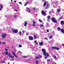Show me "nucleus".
<instances>
[{
    "instance_id": "obj_7",
    "label": "nucleus",
    "mask_w": 64,
    "mask_h": 64,
    "mask_svg": "<svg viewBox=\"0 0 64 64\" xmlns=\"http://www.w3.org/2000/svg\"><path fill=\"white\" fill-rule=\"evenodd\" d=\"M49 4H48L46 5V7L45 9H48L49 8Z\"/></svg>"
},
{
    "instance_id": "obj_37",
    "label": "nucleus",
    "mask_w": 64,
    "mask_h": 64,
    "mask_svg": "<svg viewBox=\"0 0 64 64\" xmlns=\"http://www.w3.org/2000/svg\"><path fill=\"white\" fill-rule=\"evenodd\" d=\"M19 4H21V5H22V3L21 2H19Z\"/></svg>"
},
{
    "instance_id": "obj_50",
    "label": "nucleus",
    "mask_w": 64,
    "mask_h": 64,
    "mask_svg": "<svg viewBox=\"0 0 64 64\" xmlns=\"http://www.w3.org/2000/svg\"><path fill=\"white\" fill-rule=\"evenodd\" d=\"M47 32H49V30H47Z\"/></svg>"
},
{
    "instance_id": "obj_28",
    "label": "nucleus",
    "mask_w": 64,
    "mask_h": 64,
    "mask_svg": "<svg viewBox=\"0 0 64 64\" xmlns=\"http://www.w3.org/2000/svg\"><path fill=\"white\" fill-rule=\"evenodd\" d=\"M52 37L53 36H50L49 37V38L51 39V38H52Z\"/></svg>"
},
{
    "instance_id": "obj_26",
    "label": "nucleus",
    "mask_w": 64,
    "mask_h": 64,
    "mask_svg": "<svg viewBox=\"0 0 64 64\" xmlns=\"http://www.w3.org/2000/svg\"><path fill=\"white\" fill-rule=\"evenodd\" d=\"M12 54L14 55H14H15V52H12Z\"/></svg>"
},
{
    "instance_id": "obj_56",
    "label": "nucleus",
    "mask_w": 64,
    "mask_h": 64,
    "mask_svg": "<svg viewBox=\"0 0 64 64\" xmlns=\"http://www.w3.org/2000/svg\"><path fill=\"white\" fill-rule=\"evenodd\" d=\"M18 52L19 53V52H20V54H21V52Z\"/></svg>"
},
{
    "instance_id": "obj_45",
    "label": "nucleus",
    "mask_w": 64,
    "mask_h": 64,
    "mask_svg": "<svg viewBox=\"0 0 64 64\" xmlns=\"http://www.w3.org/2000/svg\"><path fill=\"white\" fill-rule=\"evenodd\" d=\"M36 9V8H34V10H35Z\"/></svg>"
},
{
    "instance_id": "obj_10",
    "label": "nucleus",
    "mask_w": 64,
    "mask_h": 64,
    "mask_svg": "<svg viewBox=\"0 0 64 64\" xmlns=\"http://www.w3.org/2000/svg\"><path fill=\"white\" fill-rule=\"evenodd\" d=\"M41 13L43 15H46V13L44 12V11H42Z\"/></svg>"
},
{
    "instance_id": "obj_15",
    "label": "nucleus",
    "mask_w": 64,
    "mask_h": 64,
    "mask_svg": "<svg viewBox=\"0 0 64 64\" xmlns=\"http://www.w3.org/2000/svg\"><path fill=\"white\" fill-rule=\"evenodd\" d=\"M39 44L40 46H42L43 45V42H39Z\"/></svg>"
},
{
    "instance_id": "obj_32",
    "label": "nucleus",
    "mask_w": 64,
    "mask_h": 64,
    "mask_svg": "<svg viewBox=\"0 0 64 64\" xmlns=\"http://www.w3.org/2000/svg\"><path fill=\"white\" fill-rule=\"evenodd\" d=\"M21 32H19V34H20V35H21Z\"/></svg>"
},
{
    "instance_id": "obj_58",
    "label": "nucleus",
    "mask_w": 64,
    "mask_h": 64,
    "mask_svg": "<svg viewBox=\"0 0 64 64\" xmlns=\"http://www.w3.org/2000/svg\"><path fill=\"white\" fill-rule=\"evenodd\" d=\"M16 11L17 12V10H16Z\"/></svg>"
},
{
    "instance_id": "obj_29",
    "label": "nucleus",
    "mask_w": 64,
    "mask_h": 64,
    "mask_svg": "<svg viewBox=\"0 0 64 64\" xmlns=\"http://www.w3.org/2000/svg\"><path fill=\"white\" fill-rule=\"evenodd\" d=\"M60 9H58V12H60Z\"/></svg>"
},
{
    "instance_id": "obj_54",
    "label": "nucleus",
    "mask_w": 64,
    "mask_h": 64,
    "mask_svg": "<svg viewBox=\"0 0 64 64\" xmlns=\"http://www.w3.org/2000/svg\"><path fill=\"white\" fill-rule=\"evenodd\" d=\"M14 2H15V3H16V1L15 0Z\"/></svg>"
},
{
    "instance_id": "obj_17",
    "label": "nucleus",
    "mask_w": 64,
    "mask_h": 64,
    "mask_svg": "<svg viewBox=\"0 0 64 64\" xmlns=\"http://www.w3.org/2000/svg\"><path fill=\"white\" fill-rule=\"evenodd\" d=\"M28 2H29L28 1H27V2L24 5V6H26V5H27V4H28Z\"/></svg>"
},
{
    "instance_id": "obj_35",
    "label": "nucleus",
    "mask_w": 64,
    "mask_h": 64,
    "mask_svg": "<svg viewBox=\"0 0 64 64\" xmlns=\"http://www.w3.org/2000/svg\"><path fill=\"white\" fill-rule=\"evenodd\" d=\"M50 18H48L47 19V20L48 22L50 21Z\"/></svg>"
},
{
    "instance_id": "obj_49",
    "label": "nucleus",
    "mask_w": 64,
    "mask_h": 64,
    "mask_svg": "<svg viewBox=\"0 0 64 64\" xmlns=\"http://www.w3.org/2000/svg\"><path fill=\"white\" fill-rule=\"evenodd\" d=\"M5 51H7V49L6 48L5 49Z\"/></svg>"
},
{
    "instance_id": "obj_12",
    "label": "nucleus",
    "mask_w": 64,
    "mask_h": 64,
    "mask_svg": "<svg viewBox=\"0 0 64 64\" xmlns=\"http://www.w3.org/2000/svg\"><path fill=\"white\" fill-rule=\"evenodd\" d=\"M15 29H14V28H12V31L13 33H14L15 32Z\"/></svg>"
},
{
    "instance_id": "obj_13",
    "label": "nucleus",
    "mask_w": 64,
    "mask_h": 64,
    "mask_svg": "<svg viewBox=\"0 0 64 64\" xmlns=\"http://www.w3.org/2000/svg\"><path fill=\"white\" fill-rule=\"evenodd\" d=\"M18 30H17V29H16L15 30L14 33H18Z\"/></svg>"
},
{
    "instance_id": "obj_33",
    "label": "nucleus",
    "mask_w": 64,
    "mask_h": 64,
    "mask_svg": "<svg viewBox=\"0 0 64 64\" xmlns=\"http://www.w3.org/2000/svg\"><path fill=\"white\" fill-rule=\"evenodd\" d=\"M48 62H49V61H50V59H48L47 60Z\"/></svg>"
},
{
    "instance_id": "obj_5",
    "label": "nucleus",
    "mask_w": 64,
    "mask_h": 64,
    "mask_svg": "<svg viewBox=\"0 0 64 64\" xmlns=\"http://www.w3.org/2000/svg\"><path fill=\"white\" fill-rule=\"evenodd\" d=\"M8 54V56H10L9 57V58H14V57L13 56L11 55V54H10V53H9Z\"/></svg>"
},
{
    "instance_id": "obj_11",
    "label": "nucleus",
    "mask_w": 64,
    "mask_h": 64,
    "mask_svg": "<svg viewBox=\"0 0 64 64\" xmlns=\"http://www.w3.org/2000/svg\"><path fill=\"white\" fill-rule=\"evenodd\" d=\"M60 23L62 25L64 24V21H61L60 22Z\"/></svg>"
},
{
    "instance_id": "obj_64",
    "label": "nucleus",
    "mask_w": 64,
    "mask_h": 64,
    "mask_svg": "<svg viewBox=\"0 0 64 64\" xmlns=\"http://www.w3.org/2000/svg\"><path fill=\"white\" fill-rule=\"evenodd\" d=\"M8 64H9V63L8 62Z\"/></svg>"
},
{
    "instance_id": "obj_39",
    "label": "nucleus",
    "mask_w": 64,
    "mask_h": 64,
    "mask_svg": "<svg viewBox=\"0 0 64 64\" xmlns=\"http://www.w3.org/2000/svg\"><path fill=\"white\" fill-rule=\"evenodd\" d=\"M23 58H27V56H23Z\"/></svg>"
},
{
    "instance_id": "obj_48",
    "label": "nucleus",
    "mask_w": 64,
    "mask_h": 64,
    "mask_svg": "<svg viewBox=\"0 0 64 64\" xmlns=\"http://www.w3.org/2000/svg\"><path fill=\"white\" fill-rule=\"evenodd\" d=\"M11 60H14V59H11Z\"/></svg>"
},
{
    "instance_id": "obj_25",
    "label": "nucleus",
    "mask_w": 64,
    "mask_h": 64,
    "mask_svg": "<svg viewBox=\"0 0 64 64\" xmlns=\"http://www.w3.org/2000/svg\"><path fill=\"white\" fill-rule=\"evenodd\" d=\"M36 64H38V60H36Z\"/></svg>"
},
{
    "instance_id": "obj_61",
    "label": "nucleus",
    "mask_w": 64,
    "mask_h": 64,
    "mask_svg": "<svg viewBox=\"0 0 64 64\" xmlns=\"http://www.w3.org/2000/svg\"><path fill=\"white\" fill-rule=\"evenodd\" d=\"M51 13V12L50 11L49 12V13Z\"/></svg>"
},
{
    "instance_id": "obj_34",
    "label": "nucleus",
    "mask_w": 64,
    "mask_h": 64,
    "mask_svg": "<svg viewBox=\"0 0 64 64\" xmlns=\"http://www.w3.org/2000/svg\"><path fill=\"white\" fill-rule=\"evenodd\" d=\"M19 47H22V45H20L18 46Z\"/></svg>"
},
{
    "instance_id": "obj_4",
    "label": "nucleus",
    "mask_w": 64,
    "mask_h": 64,
    "mask_svg": "<svg viewBox=\"0 0 64 64\" xmlns=\"http://www.w3.org/2000/svg\"><path fill=\"white\" fill-rule=\"evenodd\" d=\"M6 34H2V38H6Z\"/></svg>"
},
{
    "instance_id": "obj_8",
    "label": "nucleus",
    "mask_w": 64,
    "mask_h": 64,
    "mask_svg": "<svg viewBox=\"0 0 64 64\" xmlns=\"http://www.w3.org/2000/svg\"><path fill=\"white\" fill-rule=\"evenodd\" d=\"M26 9H27V11L28 12H31V10L29 9V8H26Z\"/></svg>"
},
{
    "instance_id": "obj_24",
    "label": "nucleus",
    "mask_w": 64,
    "mask_h": 64,
    "mask_svg": "<svg viewBox=\"0 0 64 64\" xmlns=\"http://www.w3.org/2000/svg\"><path fill=\"white\" fill-rule=\"evenodd\" d=\"M58 31H60V30H61V28L60 27H58Z\"/></svg>"
},
{
    "instance_id": "obj_31",
    "label": "nucleus",
    "mask_w": 64,
    "mask_h": 64,
    "mask_svg": "<svg viewBox=\"0 0 64 64\" xmlns=\"http://www.w3.org/2000/svg\"><path fill=\"white\" fill-rule=\"evenodd\" d=\"M6 55H7L8 54V52H7V51H6Z\"/></svg>"
},
{
    "instance_id": "obj_60",
    "label": "nucleus",
    "mask_w": 64,
    "mask_h": 64,
    "mask_svg": "<svg viewBox=\"0 0 64 64\" xmlns=\"http://www.w3.org/2000/svg\"><path fill=\"white\" fill-rule=\"evenodd\" d=\"M28 60H30V59L29 58Z\"/></svg>"
},
{
    "instance_id": "obj_57",
    "label": "nucleus",
    "mask_w": 64,
    "mask_h": 64,
    "mask_svg": "<svg viewBox=\"0 0 64 64\" xmlns=\"http://www.w3.org/2000/svg\"><path fill=\"white\" fill-rule=\"evenodd\" d=\"M41 25H42V27H43V25L42 24Z\"/></svg>"
},
{
    "instance_id": "obj_42",
    "label": "nucleus",
    "mask_w": 64,
    "mask_h": 64,
    "mask_svg": "<svg viewBox=\"0 0 64 64\" xmlns=\"http://www.w3.org/2000/svg\"><path fill=\"white\" fill-rule=\"evenodd\" d=\"M26 35H28L29 34H28V33H26Z\"/></svg>"
},
{
    "instance_id": "obj_63",
    "label": "nucleus",
    "mask_w": 64,
    "mask_h": 64,
    "mask_svg": "<svg viewBox=\"0 0 64 64\" xmlns=\"http://www.w3.org/2000/svg\"><path fill=\"white\" fill-rule=\"evenodd\" d=\"M11 2H13V1H12V0H11Z\"/></svg>"
},
{
    "instance_id": "obj_3",
    "label": "nucleus",
    "mask_w": 64,
    "mask_h": 64,
    "mask_svg": "<svg viewBox=\"0 0 64 64\" xmlns=\"http://www.w3.org/2000/svg\"><path fill=\"white\" fill-rule=\"evenodd\" d=\"M42 52L43 53L44 55V56H46V50H45V49H42Z\"/></svg>"
},
{
    "instance_id": "obj_52",
    "label": "nucleus",
    "mask_w": 64,
    "mask_h": 64,
    "mask_svg": "<svg viewBox=\"0 0 64 64\" xmlns=\"http://www.w3.org/2000/svg\"><path fill=\"white\" fill-rule=\"evenodd\" d=\"M47 57L46 56V57H45V59H47Z\"/></svg>"
},
{
    "instance_id": "obj_19",
    "label": "nucleus",
    "mask_w": 64,
    "mask_h": 64,
    "mask_svg": "<svg viewBox=\"0 0 64 64\" xmlns=\"http://www.w3.org/2000/svg\"><path fill=\"white\" fill-rule=\"evenodd\" d=\"M27 22H25V23L24 24V26H27Z\"/></svg>"
},
{
    "instance_id": "obj_62",
    "label": "nucleus",
    "mask_w": 64,
    "mask_h": 64,
    "mask_svg": "<svg viewBox=\"0 0 64 64\" xmlns=\"http://www.w3.org/2000/svg\"><path fill=\"white\" fill-rule=\"evenodd\" d=\"M1 44V42H0V44Z\"/></svg>"
},
{
    "instance_id": "obj_55",
    "label": "nucleus",
    "mask_w": 64,
    "mask_h": 64,
    "mask_svg": "<svg viewBox=\"0 0 64 64\" xmlns=\"http://www.w3.org/2000/svg\"><path fill=\"white\" fill-rule=\"evenodd\" d=\"M47 39V38H44V39Z\"/></svg>"
},
{
    "instance_id": "obj_51",
    "label": "nucleus",
    "mask_w": 64,
    "mask_h": 64,
    "mask_svg": "<svg viewBox=\"0 0 64 64\" xmlns=\"http://www.w3.org/2000/svg\"><path fill=\"white\" fill-rule=\"evenodd\" d=\"M62 16H61V17H60V19H61V18H62Z\"/></svg>"
},
{
    "instance_id": "obj_14",
    "label": "nucleus",
    "mask_w": 64,
    "mask_h": 64,
    "mask_svg": "<svg viewBox=\"0 0 64 64\" xmlns=\"http://www.w3.org/2000/svg\"><path fill=\"white\" fill-rule=\"evenodd\" d=\"M33 36L34 39H36V38H37L36 35H35V34H34Z\"/></svg>"
},
{
    "instance_id": "obj_20",
    "label": "nucleus",
    "mask_w": 64,
    "mask_h": 64,
    "mask_svg": "<svg viewBox=\"0 0 64 64\" xmlns=\"http://www.w3.org/2000/svg\"><path fill=\"white\" fill-rule=\"evenodd\" d=\"M39 57L37 56H36V57L35 59H36V60H37V59H39Z\"/></svg>"
},
{
    "instance_id": "obj_43",
    "label": "nucleus",
    "mask_w": 64,
    "mask_h": 64,
    "mask_svg": "<svg viewBox=\"0 0 64 64\" xmlns=\"http://www.w3.org/2000/svg\"><path fill=\"white\" fill-rule=\"evenodd\" d=\"M14 56H15V57H18V56H16V55H14Z\"/></svg>"
},
{
    "instance_id": "obj_16",
    "label": "nucleus",
    "mask_w": 64,
    "mask_h": 64,
    "mask_svg": "<svg viewBox=\"0 0 64 64\" xmlns=\"http://www.w3.org/2000/svg\"><path fill=\"white\" fill-rule=\"evenodd\" d=\"M61 31L62 33H64V30L63 29H61Z\"/></svg>"
},
{
    "instance_id": "obj_1",
    "label": "nucleus",
    "mask_w": 64,
    "mask_h": 64,
    "mask_svg": "<svg viewBox=\"0 0 64 64\" xmlns=\"http://www.w3.org/2000/svg\"><path fill=\"white\" fill-rule=\"evenodd\" d=\"M51 49H52L54 50H60V48L58 47L57 46L54 47V46H52L51 47Z\"/></svg>"
},
{
    "instance_id": "obj_30",
    "label": "nucleus",
    "mask_w": 64,
    "mask_h": 64,
    "mask_svg": "<svg viewBox=\"0 0 64 64\" xmlns=\"http://www.w3.org/2000/svg\"><path fill=\"white\" fill-rule=\"evenodd\" d=\"M38 21L40 22H42V20H41L40 19H39Z\"/></svg>"
},
{
    "instance_id": "obj_23",
    "label": "nucleus",
    "mask_w": 64,
    "mask_h": 64,
    "mask_svg": "<svg viewBox=\"0 0 64 64\" xmlns=\"http://www.w3.org/2000/svg\"><path fill=\"white\" fill-rule=\"evenodd\" d=\"M34 42L36 44V45H38V43L37 42H36V40H35Z\"/></svg>"
},
{
    "instance_id": "obj_41",
    "label": "nucleus",
    "mask_w": 64,
    "mask_h": 64,
    "mask_svg": "<svg viewBox=\"0 0 64 64\" xmlns=\"http://www.w3.org/2000/svg\"><path fill=\"white\" fill-rule=\"evenodd\" d=\"M24 32H25V31L24 30H23L22 31V32L23 33H24Z\"/></svg>"
},
{
    "instance_id": "obj_36",
    "label": "nucleus",
    "mask_w": 64,
    "mask_h": 64,
    "mask_svg": "<svg viewBox=\"0 0 64 64\" xmlns=\"http://www.w3.org/2000/svg\"><path fill=\"white\" fill-rule=\"evenodd\" d=\"M38 58H42V56L40 55V57H38Z\"/></svg>"
},
{
    "instance_id": "obj_27",
    "label": "nucleus",
    "mask_w": 64,
    "mask_h": 64,
    "mask_svg": "<svg viewBox=\"0 0 64 64\" xmlns=\"http://www.w3.org/2000/svg\"><path fill=\"white\" fill-rule=\"evenodd\" d=\"M47 18L48 19H50V18H51V16H48Z\"/></svg>"
},
{
    "instance_id": "obj_9",
    "label": "nucleus",
    "mask_w": 64,
    "mask_h": 64,
    "mask_svg": "<svg viewBox=\"0 0 64 64\" xmlns=\"http://www.w3.org/2000/svg\"><path fill=\"white\" fill-rule=\"evenodd\" d=\"M35 23H36V22L34 21L33 22L32 26L33 27H34L35 26Z\"/></svg>"
},
{
    "instance_id": "obj_38",
    "label": "nucleus",
    "mask_w": 64,
    "mask_h": 64,
    "mask_svg": "<svg viewBox=\"0 0 64 64\" xmlns=\"http://www.w3.org/2000/svg\"><path fill=\"white\" fill-rule=\"evenodd\" d=\"M54 58H55V59L56 58V56L54 55Z\"/></svg>"
},
{
    "instance_id": "obj_46",
    "label": "nucleus",
    "mask_w": 64,
    "mask_h": 64,
    "mask_svg": "<svg viewBox=\"0 0 64 64\" xmlns=\"http://www.w3.org/2000/svg\"><path fill=\"white\" fill-rule=\"evenodd\" d=\"M46 24L48 25H49V24L48 23H46Z\"/></svg>"
},
{
    "instance_id": "obj_2",
    "label": "nucleus",
    "mask_w": 64,
    "mask_h": 64,
    "mask_svg": "<svg viewBox=\"0 0 64 64\" xmlns=\"http://www.w3.org/2000/svg\"><path fill=\"white\" fill-rule=\"evenodd\" d=\"M52 21L54 23H57V21L56 20V18H52Z\"/></svg>"
},
{
    "instance_id": "obj_53",
    "label": "nucleus",
    "mask_w": 64,
    "mask_h": 64,
    "mask_svg": "<svg viewBox=\"0 0 64 64\" xmlns=\"http://www.w3.org/2000/svg\"><path fill=\"white\" fill-rule=\"evenodd\" d=\"M40 27H41L42 25H40Z\"/></svg>"
},
{
    "instance_id": "obj_6",
    "label": "nucleus",
    "mask_w": 64,
    "mask_h": 64,
    "mask_svg": "<svg viewBox=\"0 0 64 64\" xmlns=\"http://www.w3.org/2000/svg\"><path fill=\"white\" fill-rule=\"evenodd\" d=\"M29 38L30 40H33V37L32 36H29Z\"/></svg>"
},
{
    "instance_id": "obj_40",
    "label": "nucleus",
    "mask_w": 64,
    "mask_h": 64,
    "mask_svg": "<svg viewBox=\"0 0 64 64\" xmlns=\"http://www.w3.org/2000/svg\"><path fill=\"white\" fill-rule=\"evenodd\" d=\"M0 7L2 8H3V6H2V5H0Z\"/></svg>"
},
{
    "instance_id": "obj_47",
    "label": "nucleus",
    "mask_w": 64,
    "mask_h": 64,
    "mask_svg": "<svg viewBox=\"0 0 64 64\" xmlns=\"http://www.w3.org/2000/svg\"><path fill=\"white\" fill-rule=\"evenodd\" d=\"M16 17H17V16H16V15L15 16H14V17L15 18H16Z\"/></svg>"
},
{
    "instance_id": "obj_59",
    "label": "nucleus",
    "mask_w": 64,
    "mask_h": 64,
    "mask_svg": "<svg viewBox=\"0 0 64 64\" xmlns=\"http://www.w3.org/2000/svg\"><path fill=\"white\" fill-rule=\"evenodd\" d=\"M1 10V8L0 7V10Z\"/></svg>"
},
{
    "instance_id": "obj_21",
    "label": "nucleus",
    "mask_w": 64,
    "mask_h": 64,
    "mask_svg": "<svg viewBox=\"0 0 64 64\" xmlns=\"http://www.w3.org/2000/svg\"><path fill=\"white\" fill-rule=\"evenodd\" d=\"M46 55H47V57H49V54H48V53H47L46 54Z\"/></svg>"
},
{
    "instance_id": "obj_44",
    "label": "nucleus",
    "mask_w": 64,
    "mask_h": 64,
    "mask_svg": "<svg viewBox=\"0 0 64 64\" xmlns=\"http://www.w3.org/2000/svg\"><path fill=\"white\" fill-rule=\"evenodd\" d=\"M2 44H6V43L5 42H2Z\"/></svg>"
},
{
    "instance_id": "obj_22",
    "label": "nucleus",
    "mask_w": 64,
    "mask_h": 64,
    "mask_svg": "<svg viewBox=\"0 0 64 64\" xmlns=\"http://www.w3.org/2000/svg\"><path fill=\"white\" fill-rule=\"evenodd\" d=\"M1 63H6V62L4 61H2L1 62Z\"/></svg>"
},
{
    "instance_id": "obj_18",
    "label": "nucleus",
    "mask_w": 64,
    "mask_h": 64,
    "mask_svg": "<svg viewBox=\"0 0 64 64\" xmlns=\"http://www.w3.org/2000/svg\"><path fill=\"white\" fill-rule=\"evenodd\" d=\"M46 2H45L44 4V6H46Z\"/></svg>"
}]
</instances>
